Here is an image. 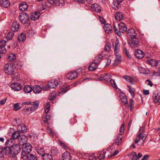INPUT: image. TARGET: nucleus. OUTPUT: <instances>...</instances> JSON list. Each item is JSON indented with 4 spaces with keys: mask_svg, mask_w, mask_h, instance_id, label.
Masks as SVG:
<instances>
[{
    "mask_svg": "<svg viewBox=\"0 0 160 160\" xmlns=\"http://www.w3.org/2000/svg\"><path fill=\"white\" fill-rule=\"evenodd\" d=\"M22 151L21 158L23 160L26 158V155L28 154L32 151V147L29 143H26L22 144Z\"/></svg>",
    "mask_w": 160,
    "mask_h": 160,
    "instance_id": "1",
    "label": "nucleus"
},
{
    "mask_svg": "<svg viewBox=\"0 0 160 160\" xmlns=\"http://www.w3.org/2000/svg\"><path fill=\"white\" fill-rule=\"evenodd\" d=\"M115 23L113 24L114 29L115 32L118 34L119 32L124 33L127 31V28L126 25L122 22L118 24V27L115 26Z\"/></svg>",
    "mask_w": 160,
    "mask_h": 160,
    "instance_id": "2",
    "label": "nucleus"
},
{
    "mask_svg": "<svg viewBox=\"0 0 160 160\" xmlns=\"http://www.w3.org/2000/svg\"><path fill=\"white\" fill-rule=\"evenodd\" d=\"M3 69L6 73L12 75L14 72L15 68L13 63H11L6 64L4 66Z\"/></svg>",
    "mask_w": 160,
    "mask_h": 160,
    "instance_id": "3",
    "label": "nucleus"
},
{
    "mask_svg": "<svg viewBox=\"0 0 160 160\" xmlns=\"http://www.w3.org/2000/svg\"><path fill=\"white\" fill-rule=\"evenodd\" d=\"M19 18L21 22L23 24L28 23L29 20V17L28 14L25 12L20 13L19 16Z\"/></svg>",
    "mask_w": 160,
    "mask_h": 160,
    "instance_id": "4",
    "label": "nucleus"
},
{
    "mask_svg": "<svg viewBox=\"0 0 160 160\" xmlns=\"http://www.w3.org/2000/svg\"><path fill=\"white\" fill-rule=\"evenodd\" d=\"M20 145L16 144L11 147V154L14 155L18 154L21 151Z\"/></svg>",
    "mask_w": 160,
    "mask_h": 160,
    "instance_id": "5",
    "label": "nucleus"
},
{
    "mask_svg": "<svg viewBox=\"0 0 160 160\" xmlns=\"http://www.w3.org/2000/svg\"><path fill=\"white\" fill-rule=\"evenodd\" d=\"M22 104L28 105H31L32 106L31 107V110L34 111L38 108V106L39 105V103L37 101L32 102H22Z\"/></svg>",
    "mask_w": 160,
    "mask_h": 160,
    "instance_id": "6",
    "label": "nucleus"
},
{
    "mask_svg": "<svg viewBox=\"0 0 160 160\" xmlns=\"http://www.w3.org/2000/svg\"><path fill=\"white\" fill-rule=\"evenodd\" d=\"M78 77V72L76 71H72L68 72L66 74V77L69 80L74 79Z\"/></svg>",
    "mask_w": 160,
    "mask_h": 160,
    "instance_id": "7",
    "label": "nucleus"
},
{
    "mask_svg": "<svg viewBox=\"0 0 160 160\" xmlns=\"http://www.w3.org/2000/svg\"><path fill=\"white\" fill-rule=\"evenodd\" d=\"M146 138V137L145 135L143 133H139L135 138V142L137 143L139 142H140L141 143H143Z\"/></svg>",
    "mask_w": 160,
    "mask_h": 160,
    "instance_id": "8",
    "label": "nucleus"
},
{
    "mask_svg": "<svg viewBox=\"0 0 160 160\" xmlns=\"http://www.w3.org/2000/svg\"><path fill=\"white\" fill-rule=\"evenodd\" d=\"M146 138V137L145 135L143 133H139L135 138V142L137 143L139 142H140L141 143H143Z\"/></svg>",
    "mask_w": 160,
    "mask_h": 160,
    "instance_id": "9",
    "label": "nucleus"
},
{
    "mask_svg": "<svg viewBox=\"0 0 160 160\" xmlns=\"http://www.w3.org/2000/svg\"><path fill=\"white\" fill-rule=\"evenodd\" d=\"M35 149L37 152L41 155V157L45 153V150L43 148L39 145H36L35 146Z\"/></svg>",
    "mask_w": 160,
    "mask_h": 160,
    "instance_id": "10",
    "label": "nucleus"
},
{
    "mask_svg": "<svg viewBox=\"0 0 160 160\" xmlns=\"http://www.w3.org/2000/svg\"><path fill=\"white\" fill-rule=\"evenodd\" d=\"M58 84V81L53 79L48 82V85L49 88H55L57 87Z\"/></svg>",
    "mask_w": 160,
    "mask_h": 160,
    "instance_id": "11",
    "label": "nucleus"
},
{
    "mask_svg": "<svg viewBox=\"0 0 160 160\" xmlns=\"http://www.w3.org/2000/svg\"><path fill=\"white\" fill-rule=\"evenodd\" d=\"M111 78V75L109 74H103L99 76L98 78L101 81L104 80L108 81Z\"/></svg>",
    "mask_w": 160,
    "mask_h": 160,
    "instance_id": "12",
    "label": "nucleus"
},
{
    "mask_svg": "<svg viewBox=\"0 0 160 160\" xmlns=\"http://www.w3.org/2000/svg\"><path fill=\"white\" fill-rule=\"evenodd\" d=\"M131 39V47H138L140 43L139 39L136 37L132 38Z\"/></svg>",
    "mask_w": 160,
    "mask_h": 160,
    "instance_id": "13",
    "label": "nucleus"
},
{
    "mask_svg": "<svg viewBox=\"0 0 160 160\" xmlns=\"http://www.w3.org/2000/svg\"><path fill=\"white\" fill-rule=\"evenodd\" d=\"M12 88L15 91H18L22 89L21 85L19 83L15 82L13 83L11 85Z\"/></svg>",
    "mask_w": 160,
    "mask_h": 160,
    "instance_id": "14",
    "label": "nucleus"
},
{
    "mask_svg": "<svg viewBox=\"0 0 160 160\" xmlns=\"http://www.w3.org/2000/svg\"><path fill=\"white\" fill-rule=\"evenodd\" d=\"M40 16V13L39 12L35 11L32 13L30 15V19L33 20L35 21L37 20Z\"/></svg>",
    "mask_w": 160,
    "mask_h": 160,
    "instance_id": "15",
    "label": "nucleus"
},
{
    "mask_svg": "<svg viewBox=\"0 0 160 160\" xmlns=\"http://www.w3.org/2000/svg\"><path fill=\"white\" fill-rule=\"evenodd\" d=\"M27 128L26 126L23 124H21L18 125V130L20 132L23 133L27 131Z\"/></svg>",
    "mask_w": 160,
    "mask_h": 160,
    "instance_id": "16",
    "label": "nucleus"
},
{
    "mask_svg": "<svg viewBox=\"0 0 160 160\" xmlns=\"http://www.w3.org/2000/svg\"><path fill=\"white\" fill-rule=\"evenodd\" d=\"M103 28L105 32L107 33H111L112 31V27L110 24H105L103 26Z\"/></svg>",
    "mask_w": 160,
    "mask_h": 160,
    "instance_id": "17",
    "label": "nucleus"
},
{
    "mask_svg": "<svg viewBox=\"0 0 160 160\" xmlns=\"http://www.w3.org/2000/svg\"><path fill=\"white\" fill-rule=\"evenodd\" d=\"M113 47L114 52V53L118 54L119 52L120 45L118 41H116L113 45Z\"/></svg>",
    "mask_w": 160,
    "mask_h": 160,
    "instance_id": "18",
    "label": "nucleus"
},
{
    "mask_svg": "<svg viewBox=\"0 0 160 160\" xmlns=\"http://www.w3.org/2000/svg\"><path fill=\"white\" fill-rule=\"evenodd\" d=\"M135 55L139 59H141L144 57V54L143 52L140 49L136 50L135 52Z\"/></svg>",
    "mask_w": 160,
    "mask_h": 160,
    "instance_id": "19",
    "label": "nucleus"
},
{
    "mask_svg": "<svg viewBox=\"0 0 160 160\" xmlns=\"http://www.w3.org/2000/svg\"><path fill=\"white\" fill-rule=\"evenodd\" d=\"M128 35L130 37L131 39L137 37V33L133 29L131 28L128 31Z\"/></svg>",
    "mask_w": 160,
    "mask_h": 160,
    "instance_id": "20",
    "label": "nucleus"
},
{
    "mask_svg": "<svg viewBox=\"0 0 160 160\" xmlns=\"http://www.w3.org/2000/svg\"><path fill=\"white\" fill-rule=\"evenodd\" d=\"M106 153V152L104 151H102L97 152L96 153L97 158H98L100 160L104 159L105 158Z\"/></svg>",
    "mask_w": 160,
    "mask_h": 160,
    "instance_id": "21",
    "label": "nucleus"
},
{
    "mask_svg": "<svg viewBox=\"0 0 160 160\" xmlns=\"http://www.w3.org/2000/svg\"><path fill=\"white\" fill-rule=\"evenodd\" d=\"M19 23L17 22H14L12 23L11 29L13 32H17L19 29Z\"/></svg>",
    "mask_w": 160,
    "mask_h": 160,
    "instance_id": "22",
    "label": "nucleus"
},
{
    "mask_svg": "<svg viewBox=\"0 0 160 160\" xmlns=\"http://www.w3.org/2000/svg\"><path fill=\"white\" fill-rule=\"evenodd\" d=\"M27 137L26 136L24 135H20V137L18 139L19 145H22V143H25V142L27 141Z\"/></svg>",
    "mask_w": 160,
    "mask_h": 160,
    "instance_id": "23",
    "label": "nucleus"
},
{
    "mask_svg": "<svg viewBox=\"0 0 160 160\" xmlns=\"http://www.w3.org/2000/svg\"><path fill=\"white\" fill-rule=\"evenodd\" d=\"M0 4L1 7L4 8H7L10 5V2L8 0H1Z\"/></svg>",
    "mask_w": 160,
    "mask_h": 160,
    "instance_id": "24",
    "label": "nucleus"
},
{
    "mask_svg": "<svg viewBox=\"0 0 160 160\" xmlns=\"http://www.w3.org/2000/svg\"><path fill=\"white\" fill-rule=\"evenodd\" d=\"M42 158L43 160H53L52 155L49 153H45Z\"/></svg>",
    "mask_w": 160,
    "mask_h": 160,
    "instance_id": "25",
    "label": "nucleus"
},
{
    "mask_svg": "<svg viewBox=\"0 0 160 160\" xmlns=\"http://www.w3.org/2000/svg\"><path fill=\"white\" fill-rule=\"evenodd\" d=\"M103 56L104 55H102V53L97 55L95 58L94 60V62L98 65L102 61Z\"/></svg>",
    "mask_w": 160,
    "mask_h": 160,
    "instance_id": "26",
    "label": "nucleus"
},
{
    "mask_svg": "<svg viewBox=\"0 0 160 160\" xmlns=\"http://www.w3.org/2000/svg\"><path fill=\"white\" fill-rule=\"evenodd\" d=\"M119 97L121 102L125 104H128V100L126 96L123 93L120 94Z\"/></svg>",
    "mask_w": 160,
    "mask_h": 160,
    "instance_id": "27",
    "label": "nucleus"
},
{
    "mask_svg": "<svg viewBox=\"0 0 160 160\" xmlns=\"http://www.w3.org/2000/svg\"><path fill=\"white\" fill-rule=\"evenodd\" d=\"M146 62L152 67H154L157 66L158 65V62L155 59H151L148 61H147Z\"/></svg>",
    "mask_w": 160,
    "mask_h": 160,
    "instance_id": "28",
    "label": "nucleus"
},
{
    "mask_svg": "<svg viewBox=\"0 0 160 160\" xmlns=\"http://www.w3.org/2000/svg\"><path fill=\"white\" fill-rule=\"evenodd\" d=\"M91 8L92 10L96 12H100L101 11V8L100 6L98 4H92Z\"/></svg>",
    "mask_w": 160,
    "mask_h": 160,
    "instance_id": "29",
    "label": "nucleus"
},
{
    "mask_svg": "<svg viewBox=\"0 0 160 160\" xmlns=\"http://www.w3.org/2000/svg\"><path fill=\"white\" fill-rule=\"evenodd\" d=\"M115 54L116 56V58L115 60V62L113 63V64L114 65H117L121 62V55L118 53V54H117L115 53Z\"/></svg>",
    "mask_w": 160,
    "mask_h": 160,
    "instance_id": "30",
    "label": "nucleus"
},
{
    "mask_svg": "<svg viewBox=\"0 0 160 160\" xmlns=\"http://www.w3.org/2000/svg\"><path fill=\"white\" fill-rule=\"evenodd\" d=\"M20 134L18 131L14 132L11 135V138L14 141L15 139H18L20 137Z\"/></svg>",
    "mask_w": 160,
    "mask_h": 160,
    "instance_id": "31",
    "label": "nucleus"
},
{
    "mask_svg": "<svg viewBox=\"0 0 160 160\" xmlns=\"http://www.w3.org/2000/svg\"><path fill=\"white\" fill-rule=\"evenodd\" d=\"M48 2L51 4H63L64 2V0H48Z\"/></svg>",
    "mask_w": 160,
    "mask_h": 160,
    "instance_id": "32",
    "label": "nucleus"
},
{
    "mask_svg": "<svg viewBox=\"0 0 160 160\" xmlns=\"http://www.w3.org/2000/svg\"><path fill=\"white\" fill-rule=\"evenodd\" d=\"M63 160H70L71 157L70 153L67 151L65 152L62 155Z\"/></svg>",
    "mask_w": 160,
    "mask_h": 160,
    "instance_id": "33",
    "label": "nucleus"
},
{
    "mask_svg": "<svg viewBox=\"0 0 160 160\" xmlns=\"http://www.w3.org/2000/svg\"><path fill=\"white\" fill-rule=\"evenodd\" d=\"M98 64L95 62L92 63L88 66V69L89 71H93L96 69Z\"/></svg>",
    "mask_w": 160,
    "mask_h": 160,
    "instance_id": "34",
    "label": "nucleus"
},
{
    "mask_svg": "<svg viewBox=\"0 0 160 160\" xmlns=\"http://www.w3.org/2000/svg\"><path fill=\"white\" fill-rule=\"evenodd\" d=\"M26 158L25 160L27 159L28 160H37V157L34 155L32 154H28L26 155Z\"/></svg>",
    "mask_w": 160,
    "mask_h": 160,
    "instance_id": "35",
    "label": "nucleus"
},
{
    "mask_svg": "<svg viewBox=\"0 0 160 160\" xmlns=\"http://www.w3.org/2000/svg\"><path fill=\"white\" fill-rule=\"evenodd\" d=\"M28 6L25 2H23L20 4L19 9L22 11H25L28 8Z\"/></svg>",
    "mask_w": 160,
    "mask_h": 160,
    "instance_id": "36",
    "label": "nucleus"
},
{
    "mask_svg": "<svg viewBox=\"0 0 160 160\" xmlns=\"http://www.w3.org/2000/svg\"><path fill=\"white\" fill-rule=\"evenodd\" d=\"M115 18L117 21H119L122 19L123 16L122 13L120 12H118L116 13Z\"/></svg>",
    "mask_w": 160,
    "mask_h": 160,
    "instance_id": "37",
    "label": "nucleus"
},
{
    "mask_svg": "<svg viewBox=\"0 0 160 160\" xmlns=\"http://www.w3.org/2000/svg\"><path fill=\"white\" fill-rule=\"evenodd\" d=\"M42 88L39 85H35L33 86L32 90L33 92L36 93H39L42 90Z\"/></svg>",
    "mask_w": 160,
    "mask_h": 160,
    "instance_id": "38",
    "label": "nucleus"
},
{
    "mask_svg": "<svg viewBox=\"0 0 160 160\" xmlns=\"http://www.w3.org/2000/svg\"><path fill=\"white\" fill-rule=\"evenodd\" d=\"M26 39V35L23 33H21L18 35V40L19 42L23 41Z\"/></svg>",
    "mask_w": 160,
    "mask_h": 160,
    "instance_id": "39",
    "label": "nucleus"
},
{
    "mask_svg": "<svg viewBox=\"0 0 160 160\" xmlns=\"http://www.w3.org/2000/svg\"><path fill=\"white\" fill-rule=\"evenodd\" d=\"M14 141L11 138L8 140L5 143V144L6 147L11 148L12 147V145H14L13 144H12Z\"/></svg>",
    "mask_w": 160,
    "mask_h": 160,
    "instance_id": "40",
    "label": "nucleus"
},
{
    "mask_svg": "<svg viewBox=\"0 0 160 160\" xmlns=\"http://www.w3.org/2000/svg\"><path fill=\"white\" fill-rule=\"evenodd\" d=\"M51 117L49 115H47L45 118H43L42 120L44 123H47L48 124H49L51 123Z\"/></svg>",
    "mask_w": 160,
    "mask_h": 160,
    "instance_id": "41",
    "label": "nucleus"
},
{
    "mask_svg": "<svg viewBox=\"0 0 160 160\" xmlns=\"http://www.w3.org/2000/svg\"><path fill=\"white\" fill-rule=\"evenodd\" d=\"M120 3L118 1L114 0L112 5V7L114 9L117 10L118 8Z\"/></svg>",
    "mask_w": 160,
    "mask_h": 160,
    "instance_id": "42",
    "label": "nucleus"
},
{
    "mask_svg": "<svg viewBox=\"0 0 160 160\" xmlns=\"http://www.w3.org/2000/svg\"><path fill=\"white\" fill-rule=\"evenodd\" d=\"M153 100L155 103H157L160 99V96L158 94L154 93L153 95Z\"/></svg>",
    "mask_w": 160,
    "mask_h": 160,
    "instance_id": "43",
    "label": "nucleus"
},
{
    "mask_svg": "<svg viewBox=\"0 0 160 160\" xmlns=\"http://www.w3.org/2000/svg\"><path fill=\"white\" fill-rule=\"evenodd\" d=\"M123 78L125 79L127 81L129 82L131 84H133L132 81L133 79L130 76L126 75L123 77Z\"/></svg>",
    "mask_w": 160,
    "mask_h": 160,
    "instance_id": "44",
    "label": "nucleus"
},
{
    "mask_svg": "<svg viewBox=\"0 0 160 160\" xmlns=\"http://www.w3.org/2000/svg\"><path fill=\"white\" fill-rule=\"evenodd\" d=\"M16 59V56L13 53L10 54L8 56V61L12 62Z\"/></svg>",
    "mask_w": 160,
    "mask_h": 160,
    "instance_id": "45",
    "label": "nucleus"
},
{
    "mask_svg": "<svg viewBox=\"0 0 160 160\" xmlns=\"http://www.w3.org/2000/svg\"><path fill=\"white\" fill-rule=\"evenodd\" d=\"M51 152L52 155L55 156L57 155L58 154V150L56 147H53L51 150Z\"/></svg>",
    "mask_w": 160,
    "mask_h": 160,
    "instance_id": "46",
    "label": "nucleus"
},
{
    "mask_svg": "<svg viewBox=\"0 0 160 160\" xmlns=\"http://www.w3.org/2000/svg\"><path fill=\"white\" fill-rule=\"evenodd\" d=\"M32 111L31 110V107L30 108H29L27 107L23 109V112L24 114H28L30 113L32 111Z\"/></svg>",
    "mask_w": 160,
    "mask_h": 160,
    "instance_id": "47",
    "label": "nucleus"
},
{
    "mask_svg": "<svg viewBox=\"0 0 160 160\" xmlns=\"http://www.w3.org/2000/svg\"><path fill=\"white\" fill-rule=\"evenodd\" d=\"M24 90L25 93H30L32 89L30 86H25L24 87Z\"/></svg>",
    "mask_w": 160,
    "mask_h": 160,
    "instance_id": "48",
    "label": "nucleus"
},
{
    "mask_svg": "<svg viewBox=\"0 0 160 160\" xmlns=\"http://www.w3.org/2000/svg\"><path fill=\"white\" fill-rule=\"evenodd\" d=\"M130 156H131L132 160H138L137 155L135 152H131Z\"/></svg>",
    "mask_w": 160,
    "mask_h": 160,
    "instance_id": "49",
    "label": "nucleus"
},
{
    "mask_svg": "<svg viewBox=\"0 0 160 160\" xmlns=\"http://www.w3.org/2000/svg\"><path fill=\"white\" fill-rule=\"evenodd\" d=\"M47 130L49 135L53 137L56 134L55 132L52 131L50 127H48L47 128Z\"/></svg>",
    "mask_w": 160,
    "mask_h": 160,
    "instance_id": "50",
    "label": "nucleus"
},
{
    "mask_svg": "<svg viewBox=\"0 0 160 160\" xmlns=\"http://www.w3.org/2000/svg\"><path fill=\"white\" fill-rule=\"evenodd\" d=\"M122 136H118L117 138L115 140L114 142L117 145H119L122 141Z\"/></svg>",
    "mask_w": 160,
    "mask_h": 160,
    "instance_id": "51",
    "label": "nucleus"
},
{
    "mask_svg": "<svg viewBox=\"0 0 160 160\" xmlns=\"http://www.w3.org/2000/svg\"><path fill=\"white\" fill-rule=\"evenodd\" d=\"M14 35L13 32L9 31L8 33L7 36V39L8 40H11L12 38Z\"/></svg>",
    "mask_w": 160,
    "mask_h": 160,
    "instance_id": "52",
    "label": "nucleus"
},
{
    "mask_svg": "<svg viewBox=\"0 0 160 160\" xmlns=\"http://www.w3.org/2000/svg\"><path fill=\"white\" fill-rule=\"evenodd\" d=\"M96 153L93 154H92L89 155L88 159L89 160H96L97 158Z\"/></svg>",
    "mask_w": 160,
    "mask_h": 160,
    "instance_id": "53",
    "label": "nucleus"
},
{
    "mask_svg": "<svg viewBox=\"0 0 160 160\" xmlns=\"http://www.w3.org/2000/svg\"><path fill=\"white\" fill-rule=\"evenodd\" d=\"M14 66H15V68L17 69H21L22 68V64L19 62H16L14 63Z\"/></svg>",
    "mask_w": 160,
    "mask_h": 160,
    "instance_id": "54",
    "label": "nucleus"
},
{
    "mask_svg": "<svg viewBox=\"0 0 160 160\" xmlns=\"http://www.w3.org/2000/svg\"><path fill=\"white\" fill-rule=\"evenodd\" d=\"M11 147L9 148L6 147L3 150V152L6 154H8L10 153H11Z\"/></svg>",
    "mask_w": 160,
    "mask_h": 160,
    "instance_id": "55",
    "label": "nucleus"
},
{
    "mask_svg": "<svg viewBox=\"0 0 160 160\" xmlns=\"http://www.w3.org/2000/svg\"><path fill=\"white\" fill-rule=\"evenodd\" d=\"M111 44L108 43L106 44L104 50L107 52H109L110 50Z\"/></svg>",
    "mask_w": 160,
    "mask_h": 160,
    "instance_id": "56",
    "label": "nucleus"
},
{
    "mask_svg": "<svg viewBox=\"0 0 160 160\" xmlns=\"http://www.w3.org/2000/svg\"><path fill=\"white\" fill-rule=\"evenodd\" d=\"M124 125V124H122L119 130V133L120 135H122L124 134V132L125 131Z\"/></svg>",
    "mask_w": 160,
    "mask_h": 160,
    "instance_id": "57",
    "label": "nucleus"
},
{
    "mask_svg": "<svg viewBox=\"0 0 160 160\" xmlns=\"http://www.w3.org/2000/svg\"><path fill=\"white\" fill-rule=\"evenodd\" d=\"M19 103L14 104L13 105V110L15 111H17L19 109L21 108V107L19 106Z\"/></svg>",
    "mask_w": 160,
    "mask_h": 160,
    "instance_id": "58",
    "label": "nucleus"
},
{
    "mask_svg": "<svg viewBox=\"0 0 160 160\" xmlns=\"http://www.w3.org/2000/svg\"><path fill=\"white\" fill-rule=\"evenodd\" d=\"M110 82L112 86L115 88L117 89L118 88L116 84L114 79H110Z\"/></svg>",
    "mask_w": 160,
    "mask_h": 160,
    "instance_id": "59",
    "label": "nucleus"
},
{
    "mask_svg": "<svg viewBox=\"0 0 160 160\" xmlns=\"http://www.w3.org/2000/svg\"><path fill=\"white\" fill-rule=\"evenodd\" d=\"M59 143L60 146L63 149H66L67 148V147L61 141H59Z\"/></svg>",
    "mask_w": 160,
    "mask_h": 160,
    "instance_id": "60",
    "label": "nucleus"
},
{
    "mask_svg": "<svg viewBox=\"0 0 160 160\" xmlns=\"http://www.w3.org/2000/svg\"><path fill=\"white\" fill-rule=\"evenodd\" d=\"M138 70L140 72V73H148V72H146V71L145 70V69L142 67H139L138 68Z\"/></svg>",
    "mask_w": 160,
    "mask_h": 160,
    "instance_id": "61",
    "label": "nucleus"
},
{
    "mask_svg": "<svg viewBox=\"0 0 160 160\" xmlns=\"http://www.w3.org/2000/svg\"><path fill=\"white\" fill-rule=\"evenodd\" d=\"M7 50L5 48V47H0V53H5L6 52Z\"/></svg>",
    "mask_w": 160,
    "mask_h": 160,
    "instance_id": "62",
    "label": "nucleus"
},
{
    "mask_svg": "<svg viewBox=\"0 0 160 160\" xmlns=\"http://www.w3.org/2000/svg\"><path fill=\"white\" fill-rule=\"evenodd\" d=\"M6 44V41L3 40L2 39L0 41V47H5Z\"/></svg>",
    "mask_w": 160,
    "mask_h": 160,
    "instance_id": "63",
    "label": "nucleus"
},
{
    "mask_svg": "<svg viewBox=\"0 0 160 160\" xmlns=\"http://www.w3.org/2000/svg\"><path fill=\"white\" fill-rule=\"evenodd\" d=\"M56 98L55 94L54 93H51L49 96V99L52 100Z\"/></svg>",
    "mask_w": 160,
    "mask_h": 160,
    "instance_id": "64",
    "label": "nucleus"
}]
</instances>
